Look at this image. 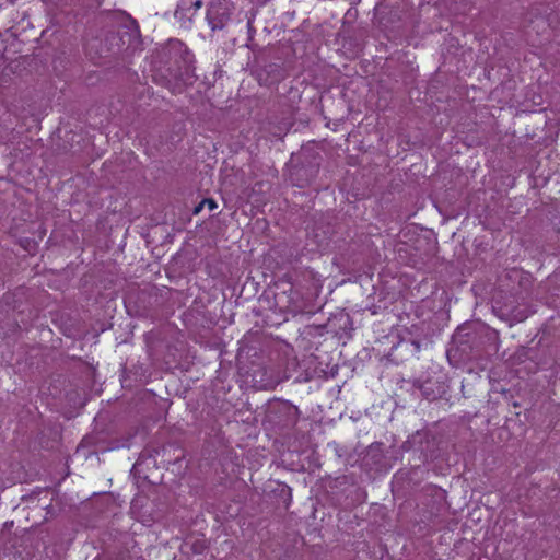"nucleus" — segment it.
Instances as JSON below:
<instances>
[{
    "instance_id": "obj_1",
    "label": "nucleus",
    "mask_w": 560,
    "mask_h": 560,
    "mask_svg": "<svg viewBox=\"0 0 560 560\" xmlns=\"http://www.w3.org/2000/svg\"><path fill=\"white\" fill-rule=\"evenodd\" d=\"M162 54L166 58L165 66L153 70V81L174 94L182 93L187 85H192L197 75L195 56L189 48L182 40L173 38L167 42Z\"/></svg>"
},
{
    "instance_id": "obj_2",
    "label": "nucleus",
    "mask_w": 560,
    "mask_h": 560,
    "mask_svg": "<svg viewBox=\"0 0 560 560\" xmlns=\"http://www.w3.org/2000/svg\"><path fill=\"white\" fill-rule=\"evenodd\" d=\"M140 42V30L136 20L130 15L125 16V23L118 31H109L102 38H94L86 45L91 54L95 52L100 58H116L121 54L129 55Z\"/></svg>"
},
{
    "instance_id": "obj_3",
    "label": "nucleus",
    "mask_w": 560,
    "mask_h": 560,
    "mask_svg": "<svg viewBox=\"0 0 560 560\" xmlns=\"http://www.w3.org/2000/svg\"><path fill=\"white\" fill-rule=\"evenodd\" d=\"M241 12L235 14V7L231 0H211L207 8L206 19L211 31L222 32L243 22Z\"/></svg>"
},
{
    "instance_id": "obj_4",
    "label": "nucleus",
    "mask_w": 560,
    "mask_h": 560,
    "mask_svg": "<svg viewBox=\"0 0 560 560\" xmlns=\"http://www.w3.org/2000/svg\"><path fill=\"white\" fill-rule=\"evenodd\" d=\"M334 234V226L323 220L316 221L312 231L307 234L306 246L310 250L324 252L328 249Z\"/></svg>"
},
{
    "instance_id": "obj_5",
    "label": "nucleus",
    "mask_w": 560,
    "mask_h": 560,
    "mask_svg": "<svg viewBox=\"0 0 560 560\" xmlns=\"http://www.w3.org/2000/svg\"><path fill=\"white\" fill-rule=\"evenodd\" d=\"M258 81L262 85H271L285 78V70L282 62H266L258 71Z\"/></svg>"
},
{
    "instance_id": "obj_6",
    "label": "nucleus",
    "mask_w": 560,
    "mask_h": 560,
    "mask_svg": "<svg viewBox=\"0 0 560 560\" xmlns=\"http://www.w3.org/2000/svg\"><path fill=\"white\" fill-rule=\"evenodd\" d=\"M298 163L307 166L310 176H317L322 163V155L314 149V147H302L298 153Z\"/></svg>"
},
{
    "instance_id": "obj_7",
    "label": "nucleus",
    "mask_w": 560,
    "mask_h": 560,
    "mask_svg": "<svg viewBox=\"0 0 560 560\" xmlns=\"http://www.w3.org/2000/svg\"><path fill=\"white\" fill-rule=\"evenodd\" d=\"M201 5V0H179L174 15L179 21H191L192 16Z\"/></svg>"
},
{
    "instance_id": "obj_8",
    "label": "nucleus",
    "mask_w": 560,
    "mask_h": 560,
    "mask_svg": "<svg viewBox=\"0 0 560 560\" xmlns=\"http://www.w3.org/2000/svg\"><path fill=\"white\" fill-rule=\"evenodd\" d=\"M315 178L316 176L308 175L307 166H303L300 163L293 166L291 179L298 187L308 186Z\"/></svg>"
},
{
    "instance_id": "obj_9",
    "label": "nucleus",
    "mask_w": 560,
    "mask_h": 560,
    "mask_svg": "<svg viewBox=\"0 0 560 560\" xmlns=\"http://www.w3.org/2000/svg\"><path fill=\"white\" fill-rule=\"evenodd\" d=\"M257 12H258V10L253 8L244 14V18H242L243 21L246 20L248 40H253L255 33H256V30L254 27V21H255Z\"/></svg>"
},
{
    "instance_id": "obj_10",
    "label": "nucleus",
    "mask_w": 560,
    "mask_h": 560,
    "mask_svg": "<svg viewBox=\"0 0 560 560\" xmlns=\"http://www.w3.org/2000/svg\"><path fill=\"white\" fill-rule=\"evenodd\" d=\"M19 245L30 254L35 253L37 249V243L30 237H21L19 240Z\"/></svg>"
},
{
    "instance_id": "obj_11",
    "label": "nucleus",
    "mask_w": 560,
    "mask_h": 560,
    "mask_svg": "<svg viewBox=\"0 0 560 560\" xmlns=\"http://www.w3.org/2000/svg\"><path fill=\"white\" fill-rule=\"evenodd\" d=\"M203 203H206V206L208 207V209L210 211H213L214 209L218 208V205H217L215 200L212 199V198H205L203 199Z\"/></svg>"
},
{
    "instance_id": "obj_12",
    "label": "nucleus",
    "mask_w": 560,
    "mask_h": 560,
    "mask_svg": "<svg viewBox=\"0 0 560 560\" xmlns=\"http://www.w3.org/2000/svg\"><path fill=\"white\" fill-rule=\"evenodd\" d=\"M206 206V203H203V200L199 202V205H197L195 208H194V211L192 213L194 214H198L200 213V211L203 209V207Z\"/></svg>"
}]
</instances>
